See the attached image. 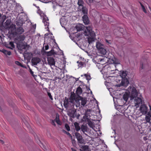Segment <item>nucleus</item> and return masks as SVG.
I'll return each instance as SVG.
<instances>
[{"mask_svg": "<svg viewBox=\"0 0 151 151\" xmlns=\"http://www.w3.org/2000/svg\"><path fill=\"white\" fill-rule=\"evenodd\" d=\"M137 95L138 92L135 87L133 86H130L126 90L123 95V99L127 101L129 98L131 100L133 101L134 106L137 108L142 102V98L137 97Z\"/></svg>", "mask_w": 151, "mask_h": 151, "instance_id": "1", "label": "nucleus"}, {"mask_svg": "<svg viewBox=\"0 0 151 151\" xmlns=\"http://www.w3.org/2000/svg\"><path fill=\"white\" fill-rule=\"evenodd\" d=\"M4 27L8 30V34L11 38L15 36L17 34H21L24 32L23 29L21 27L16 29L15 25L12 24H11V21L9 19L5 22Z\"/></svg>", "mask_w": 151, "mask_h": 151, "instance_id": "2", "label": "nucleus"}, {"mask_svg": "<svg viewBox=\"0 0 151 151\" xmlns=\"http://www.w3.org/2000/svg\"><path fill=\"white\" fill-rule=\"evenodd\" d=\"M84 34L85 36L87 37L86 38L89 44L94 41L96 39L95 33L93 31L92 28L91 26L86 27Z\"/></svg>", "mask_w": 151, "mask_h": 151, "instance_id": "3", "label": "nucleus"}, {"mask_svg": "<svg viewBox=\"0 0 151 151\" xmlns=\"http://www.w3.org/2000/svg\"><path fill=\"white\" fill-rule=\"evenodd\" d=\"M99 60L100 62H101L102 64H104L107 62L109 64H120L119 61L111 53H109V55L107 57H104L102 58H99Z\"/></svg>", "mask_w": 151, "mask_h": 151, "instance_id": "4", "label": "nucleus"}, {"mask_svg": "<svg viewBox=\"0 0 151 151\" xmlns=\"http://www.w3.org/2000/svg\"><path fill=\"white\" fill-rule=\"evenodd\" d=\"M116 81L117 84L115 86L117 87H120L122 86H127L129 84V81L127 78L119 79L116 78Z\"/></svg>", "mask_w": 151, "mask_h": 151, "instance_id": "5", "label": "nucleus"}, {"mask_svg": "<svg viewBox=\"0 0 151 151\" xmlns=\"http://www.w3.org/2000/svg\"><path fill=\"white\" fill-rule=\"evenodd\" d=\"M75 101L76 103V106L77 107H79L80 106L81 107L85 105L87 102L86 98L79 96L77 97Z\"/></svg>", "mask_w": 151, "mask_h": 151, "instance_id": "6", "label": "nucleus"}, {"mask_svg": "<svg viewBox=\"0 0 151 151\" xmlns=\"http://www.w3.org/2000/svg\"><path fill=\"white\" fill-rule=\"evenodd\" d=\"M125 106H119L118 108V111L121 113L124 114L126 116H127L125 115L129 111L128 109L127 108L125 109Z\"/></svg>", "mask_w": 151, "mask_h": 151, "instance_id": "7", "label": "nucleus"}, {"mask_svg": "<svg viewBox=\"0 0 151 151\" xmlns=\"http://www.w3.org/2000/svg\"><path fill=\"white\" fill-rule=\"evenodd\" d=\"M139 111L142 114H146L147 111V108L145 105H142L140 107Z\"/></svg>", "mask_w": 151, "mask_h": 151, "instance_id": "8", "label": "nucleus"}, {"mask_svg": "<svg viewBox=\"0 0 151 151\" xmlns=\"http://www.w3.org/2000/svg\"><path fill=\"white\" fill-rule=\"evenodd\" d=\"M119 76L117 78L119 79L127 78L126 76L128 74V72L126 71H120L119 73Z\"/></svg>", "mask_w": 151, "mask_h": 151, "instance_id": "9", "label": "nucleus"}, {"mask_svg": "<svg viewBox=\"0 0 151 151\" xmlns=\"http://www.w3.org/2000/svg\"><path fill=\"white\" fill-rule=\"evenodd\" d=\"M43 22L45 24V27L47 26V30L48 31H49V29L48 28V26L49 25V23L48 22V19L47 18L45 15L43 17Z\"/></svg>", "mask_w": 151, "mask_h": 151, "instance_id": "10", "label": "nucleus"}, {"mask_svg": "<svg viewBox=\"0 0 151 151\" xmlns=\"http://www.w3.org/2000/svg\"><path fill=\"white\" fill-rule=\"evenodd\" d=\"M41 60L40 58L37 57L33 58L31 62L34 65H36L39 63Z\"/></svg>", "mask_w": 151, "mask_h": 151, "instance_id": "11", "label": "nucleus"}, {"mask_svg": "<svg viewBox=\"0 0 151 151\" xmlns=\"http://www.w3.org/2000/svg\"><path fill=\"white\" fill-rule=\"evenodd\" d=\"M47 61L48 64L50 66L55 65V62L53 58L52 57L48 58Z\"/></svg>", "mask_w": 151, "mask_h": 151, "instance_id": "12", "label": "nucleus"}, {"mask_svg": "<svg viewBox=\"0 0 151 151\" xmlns=\"http://www.w3.org/2000/svg\"><path fill=\"white\" fill-rule=\"evenodd\" d=\"M96 46L97 48L99 50L104 47V45L99 41H97L96 42Z\"/></svg>", "mask_w": 151, "mask_h": 151, "instance_id": "13", "label": "nucleus"}, {"mask_svg": "<svg viewBox=\"0 0 151 151\" xmlns=\"http://www.w3.org/2000/svg\"><path fill=\"white\" fill-rule=\"evenodd\" d=\"M82 19L83 22L85 24H88L89 23V21L86 15H84L82 17Z\"/></svg>", "mask_w": 151, "mask_h": 151, "instance_id": "14", "label": "nucleus"}, {"mask_svg": "<svg viewBox=\"0 0 151 151\" xmlns=\"http://www.w3.org/2000/svg\"><path fill=\"white\" fill-rule=\"evenodd\" d=\"M76 137L78 141L81 142L83 141V138L81 135L79 133L76 132L75 133Z\"/></svg>", "mask_w": 151, "mask_h": 151, "instance_id": "15", "label": "nucleus"}, {"mask_svg": "<svg viewBox=\"0 0 151 151\" xmlns=\"http://www.w3.org/2000/svg\"><path fill=\"white\" fill-rule=\"evenodd\" d=\"M6 18V16L3 15L1 16V15L0 14V26L2 24Z\"/></svg>", "mask_w": 151, "mask_h": 151, "instance_id": "16", "label": "nucleus"}, {"mask_svg": "<svg viewBox=\"0 0 151 151\" xmlns=\"http://www.w3.org/2000/svg\"><path fill=\"white\" fill-rule=\"evenodd\" d=\"M83 25L81 24H77L76 26V28L78 31L82 30L83 28Z\"/></svg>", "mask_w": 151, "mask_h": 151, "instance_id": "17", "label": "nucleus"}, {"mask_svg": "<svg viewBox=\"0 0 151 151\" xmlns=\"http://www.w3.org/2000/svg\"><path fill=\"white\" fill-rule=\"evenodd\" d=\"M24 58L26 59H29L32 56V54L30 52H26L24 54Z\"/></svg>", "mask_w": 151, "mask_h": 151, "instance_id": "18", "label": "nucleus"}, {"mask_svg": "<svg viewBox=\"0 0 151 151\" xmlns=\"http://www.w3.org/2000/svg\"><path fill=\"white\" fill-rule=\"evenodd\" d=\"M145 120L146 122L150 123V121H151V115H146L145 117Z\"/></svg>", "mask_w": 151, "mask_h": 151, "instance_id": "19", "label": "nucleus"}, {"mask_svg": "<svg viewBox=\"0 0 151 151\" xmlns=\"http://www.w3.org/2000/svg\"><path fill=\"white\" fill-rule=\"evenodd\" d=\"M0 52H2L6 55H10L11 54V52L10 51H7L4 49H3L2 50H0Z\"/></svg>", "mask_w": 151, "mask_h": 151, "instance_id": "20", "label": "nucleus"}, {"mask_svg": "<svg viewBox=\"0 0 151 151\" xmlns=\"http://www.w3.org/2000/svg\"><path fill=\"white\" fill-rule=\"evenodd\" d=\"M81 147L83 150V151H91L89 148L88 146L83 145L81 146Z\"/></svg>", "mask_w": 151, "mask_h": 151, "instance_id": "21", "label": "nucleus"}, {"mask_svg": "<svg viewBox=\"0 0 151 151\" xmlns=\"http://www.w3.org/2000/svg\"><path fill=\"white\" fill-rule=\"evenodd\" d=\"M82 92V89L80 87H78L76 91V94L79 96L81 94Z\"/></svg>", "mask_w": 151, "mask_h": 151, "instance_id": "22", "label": "nucleus"}, {"mask_svg": "<svg viewBox=\"0 0 151 151\" xmlns=\"http://www.w3.org/2000/svg\"><path fill=\"white\" fill-rule=\"evenodd\" d=\"M100 53L103 55H105L106 53V51L105 49L104 48V47L101 48V49L99 50Z\"/></svg>", "mask_w": 151, "mask_h": 151, "instance_id": "23", "label": "nucleus"}, {"mask_svg": "<svg viewBox=\"0 0 151 151\" xmlns=\"http://www.w3.org/2000/svg\"><path fill=\"white\" fill-rule=\"evenodd\" d=\"M77 63H78V68H82L85 65V63L82 62L81 61L79 62L78 61Z\"/></svg>", "mask_w": 151, "mask_h": 151, "instance_id": "24", "label": "nucleus"}, {"mask_svg": "<svg viewBox=\"0 0 151 151\" xmlns=\"http://www.w3.org/2000/svg\"><path fill=\"white\" fill-rule=\"evenodd\" d=\"M74 124L76 130L77 131H79L80 129V127L79 126L78 123L75 122Z\"/></svg>", "mask_w": 151, "mask_h": 151, "instance_id": "25", "label": "nucleus"}, {"mask_svg": "<svg viewBox=\"0 0 151 151\" xmlns=\"http://www.w3.org/2000/svg\"><path fill=\"white\" fill-rule=\"evenodd\" d=\"M38 144L40 146V147L44 150H46V146L45 145H44L42 142H39Z\"/></svg>", "mask_w": 151, "mask_h": 151, "instance_id": "26", "label": "nucleus"}, {"mask_svg": "<svg viewBox=\"0 0 151 151\" xmlns=\"http://www.w3.org/2000/svg\"><path fill=\"white\" fill-rule=\"evenodd\" d=\"M81 129L83 133L87 132L88 131L87 127L84 125H82L81 126Z\"/></svg>", "mask_w": 151, "mask_h": 151, "instance_id": "27", "label": "nucleus"}, {"mask_svg": "<svg viewBox=\"0 0 151 151\" xmlns=\"http://www.w3.org/2000/svg\"><path fill=\"white\" fill-rule=\"evenodd\" d=\"M68 99H65L64 101V105L66 108L68 106Z\"/></svg>", "mask_w": 151, "mask_h": 151, "instance_id": "28", "label": "nucleus"}, {"mask_svg": "<svg viewBox=\"0 0 151 151\" xmlns=\"http://www.w3.org/2000/svg\"><path fill=\"white\" fill-rule=\"evenodd\" d=\"M15 63L17 65L20 66L24 68H26V67L22 64L19 62L18 61H15Z\"/></svg>", "mask_w": 151, "mask_h": 151, "instance_id": "29", "label": "nucleus"}, {"mask_svg": "<svg viewBox=\"0 0 151 151\" xmlns=\"http://www.w3.org/2000/svg\"><path fill=\"white\" fill-rule=\"evenodd\" d=\"M54 53V50H51V51L47 52V55L48 56H51Z\"/></svg>", "mask_w": 151, "mask_h": 151, "instance_id": "30", "label": "nucleus"}, {"mask_svg": "<svg viewBox=\"0 0 151 151\" xmlns=\"http://www.w3.org/2000/svg\"><path fill=\"white\" fill-rule=\"evenodd\" d=\"M68 115L72 118H74L75 116L74 112L73 111H72L71 112L69 111L68 113Z\"/></svg>", "mask_w": 151, "mask_h": 151, "instance_id": "31", "label": "nucleus"}, {"mask_svg": "<svg viewBox=\"0 0 151 151\" xmlns=\"http://www.w3.org/2000/svg\"><path fill=\"white\" fill-rule=\"evenodd\" d=\"M84 75L87 80H89L91 79V77L90 74L88 73L85 74Z\"/></svg>", "mask_w": 151, "mask_h": 151, "instance_id": "32", "label": "nucleus"}, {"mask_svg": "<svg viewBox=\"0 0 151 151\" xmlns=\"http://www.w3.org/2000/svg\"><path fill=\"white\" fill-rule=\"evenodd\" d=\"M108 71H107L108 73H110L111 74H114L116 72V71H117V70H116L115 71L114 70H110V68H108Z\"/></svg>", "mask_w": 151, "mask_h": 151, "instance_id": "33", "label": "nucleus"}, {"mask_svg": "<svg viewBox=\"0 0 151 151\" xmlns=\"http://www.w3.org/2000/svg\"><path fill=\"white\" fill-rule=\"evenodd\" d=\"M83 2L82 0H79L78 2V5L82 7L83 6Z\"/></svg>", "mask_w": 151, "mask_h": 151, "instance_id": "34", "label": "nucleus"}, {"mask_svg": "<svg viewBox=\"0 0 151 151\" xmlns=\"http://www.w3.org/2000/svg\"><path fill=\"white\" fill-rule=\"evenodd\" d=\"M82 8L83 13L85 14H87L88 12L87 9L85 7H84L83 6L82 7Z\"/></svg>", "mask_w": 151, "mask_h": 151, "instance_id": "35", "label": "nucleus"}, {"mask_svg": "<svg viewBox=\"0 0 151 151\" xmlns=\"http://www.w3.org/2000/svg\"><path fill=\"white\" fill-rule=\"evenodd\" d=\"M65 18H63L61 19H60V22L61 25H62V24L63 25H65V24H66V22H63L64 20H65Z\"/></svg>", "mask_w": 151, "mask_h": 151, "instance_id": "36", "label": "nucleus"}, {"mask_svg": "<svg viewBox=\"0 0 151 151\" xmlns=\"http://www.w3.org/2000/svg\"><path fill=\"white\" fill-rule=\"evenodd\" d=\"M88 124L89 126L93 128L94 124L92 121H88Z\"/></svg>", "mask_w": 151, "mask_h": 151, "instance_id": "37", "label": "nucleus"}, {"mask_svg": "<svg viewBox=\"0 0 151 151\" xmlns=\"http://www.w3.org/2000/svg\"><path fill=\"white\" fill-rule=\"evenodd\" d=\"M25 39V37L24 35H21L19 37V39L20 41H23Z\"/></svg>", "mask_w": 151, "mask_h": 151, "instance_id": "38", "label": "nucleus"}, {"mask_svg": "<svg viewBox=\"0 0 151 151\" xmlns=\"http://www.w3.org/2000/svg\"><path fill=\"white\" fill-rule=\"evenodd\" d=\"M141 4V6L142 7V9L143 11H144V12H145V13H147L145 7L142 4Z\"/></svg>", "mask_w": 151, "mask_h": 151, "instance_id": "39", "label": "nucleus"}, {"mask_svg": "<svg viewBox=\"0 0 151 151\" xmlns=\"http://www.w3.org/2000/svg\"><path fill=\"white\" fill-rule=\"evenodd\" d=\"M17 47H18L19 49L21 50H23V49H24L25 48V46H22V47H21L19 45H18Z\"/></svg>", "mask_w": 151, "mask_h": 151, "instance_id": "40", "label": "nucleus"}, {"mask_svg": "<svg viewBox=\"0 0 151 151\" xmlns=\"http://www.w3.org/2000/svg\"><path fill=\"white\" fill-rule=\"evenodd\" d=\"M9 45L12 47L11 49H13V48H14L15 46L14 44V43L12 42H10L9 43Z\"/></svg>", "mask_w": 151, "mask_h": 151, "instance_id": "41", "label": "nucleus"}, {"mask_svg": "<svg viewBox=\"0 0 151 151\" xmlns=\"http://www.w3.org/2000/svg\"><path fill=\"white\" fill-rule=\"evenodd\" d=\"M65 127L66 128V129L68 131H69L70 130V127L68 124H65Z\"/></svg>", "mask_w": 151, "mask_h": 151, "instance_id": "42", "label": "nucleus"}, {"mask_svg": "<svg viewBox=\"0 0 151 151\" xmlns=\"http://www.w3.org/2000/svg\"><path fill=\"white\" fill-rule=\"evenodd\" d=\"M52 35V34L51 33H46L45 34V37H46V36H48V37H50V36H51Z\"/></svg>", "mask_w": 151, "mask_h": 151, "instance_id": "43", "label": "nucleus"}, {"mask_svg": "<svg viewBox=\"0 0 151 151\" xmlns=\"http://www.w3.org/2000/svg\"><path fill=\"white\" fill-rule=\"evenodd\" d=\"M144 139L145 141H146L147 140L151 141V138H149L148 137V138H147V137H144Z\"/></svg>", "mask_w": 151, "mask_h": 151, "instance_id": "44", "label": "nucleus"}, {"mask_svg": "<svg viewBox=\"0 0 151 151\" xmlns=\"http://www.w3.org/2000/svg\"><path fill=\"white\" fill-rule=\"evenodd\" d=\"M47 94L48 96H49V98L51 99L52 100H53V98L51 93H50L48 92Z\"/></svg>", "mask_w": 151, "mask_h": 151, "instance_id": "45", "label": "nucleus"}, {"mask_svg": "<svg viewBox=\"0 0 151 151\" xmlns=\"http://www.w3.org/2000/svg\"><path fill=\"white\" fill-rule=\"evenodd\" d=\"M59 115L58 114V115H56V118L55 119V121L56 122L57 121H59Z\"/></svg>", "mask_w": 151, "mask_h": 151, "instance_id": "46", "label": "nucleus"}, {"mask_svg": "<svg viewBox=\"0 0 151 151\" xmlns=\"http://www.w3.org/2000/svg\"><path fill=\"white\" fill-rule=\"evenodd\" d=\"M86 117V115L83 116V121H88V118H86V119H85V118Z\"/></svg>", "mask_w": 151, "mask_h": 151, "instance_id": "47", "label": "nucleus"}, {"mask_svg": "<svg viewBox=\"0 0 151 151\" xmlns=\"http://www.w3.org/2000/svg\"><path fill=\"white\" fill-rule=\"evenodd\" d=\"M105 41L106 42L108 43V44H111V42L110 41H109L106 39L105 40Z\"/></svg>", "mask_w": 151, "mask_h": 151, "instance_id": "48", "label": "nucleus"}, {"mask_svg": "<svg viewBox=\"0 0 151 151\" xmlns=\"http://www.w3.org/2000/svg\"><path fill=\"white\" fill-rule=\"evenodd\" d=\"M56 122L59 125H60L61 124V122L60 120Z\"/></svg>", "mask_w": 151, "mask_h": 151, "instance_id": "49", "label": "nucleus"}, {"mask_svg": "<svg viewBox=\"0 0 151 151\" xmlns=\"http://www.w3.org/2000/svg\"><path fill=\"white\" fill-rule=\"evenodd\" d=\"M45 50H47L48 49L49 47L48 45H47L45 46Z\"/></svg>", "mask_w": 151, "mask_h": 151, "instance_id": "50", "label": "nucleus"}, {"mask_svg": "<svg viewBox=\"0 0 151 151\" xmlns=\"http://www.w3.org/2000/svg\"><path fill=\"white\" fill-rule=\"evenodd\" d=\"M78 142V144L79 145H81V144H85L86 143L85 142Z\"/></svg>", "mask_w": 151, "mask_h": 151, "instance_id": "51", "label": "nucleus"}, {"mask_svg": "<svg viewBox=\"0 0 151 151\" xmlns=\"http://www.w3.org/2000/svg\"><path fill=\"white\" fill-rule=\"evenodd\" d=\"M30 72L31 74L33 75V72L32 71V70L31 69L29 68Z\"/></svg>", "mask_w": 151, "mask_h": 151, "instance_id": "52", "label": "nucleus"}, {"mask_svg": "<svg viewBox=\"0 0 151 151\" xmlns=\"http://www.w3.org/2000/svg\"><path fill=\"white\" fill-rule=\"evenodd\" d=\"M37 13L39 14H40V15L41 16H42V14L41 13V11L40 10H39L37 11Z\"/></svg>", "mask_w": 151, "mask_h": 151, "instance_id": "53", "label": "nucleus"}, {"mask_svg": "<svg viewBox=\"0 0 151 151\" xmlns=\"http://www.w3.org/2000/svg\"><path fill=\"white\" fill-rule=\"evenodd\" d=\"M66 134L68 135H69V136H70V137H71V136L70 135V134L68 132H66Z\"/></svg>", "mask_w": 151, "mask_h": 151, "instance_id": "54", "label": "nucleus"}, {"mask_svg": "<svg viewBox=\"0 0 151 151\" xmlns=\"http://www.w3.org/2000/svg\"><path fill=\"white\" fill-rule=\"evenodd\" d=\"M89 2L91 4L93 2V0H89Z\"/></svg>", "mask_w": 151, "mask_h": 151, "instance_id": "55", "label": "nucleus"}, {"mask_svg": "<svg viewBox=\"0 0 151 151\" xmlns=\"http://www.w3.org/2000/svg\"><path fill=\"white\" fill-rule=\"evenodd\" d=\"M71 149L72 151H77L76 150L73 148H71Z\"/></svg>", "mask_w": 151, "mask_h": 151, "instance_id": "56", "label": "nucleus"}, {"mask_svg": "<svg viewBox=\"0 0 151 151\" xmlns=\"http://www.w3.org/2000/svg\"><path fill=\"white\" fill-rule=\"evenodd\" d=\"M52 125H54V126H55V123H54V122L53 121L52 122Z\"/></svg>", "mask_w": 151, "mask_h": 151, "instance_id": "57", "label": "nucleus"}, {"mask_svg": "<svg viewBox=\"0 0 151 151\" xmlns=\"http://www.w3.org/2000/svg\"><path fill=\"white\" fill-rule=\"evenodd\" d=\"M149 106L150 107V111L151 112V106L150 105H149Z\"/></svg>", "mask_w": 151, "mask_h": 151, "instance_id": "58", "label": "nucleus"}, {"mask_svg": "<svg viewBox=\"0 0 151 151\" xmlns=\"http://www.w3.org/2000/svg\"><path fill=\"white\" fill-rule=\"evenodd\" d=\"M88 111H90V110H87V111L86 112V114H87V113L88 112Z\"/></svg>", "mask_w": 151, "mask_h": 151, "instance_id": "59", "label": "nucleus"}, {"mask_svg": "<svg viewBox=\"0 0 151 151\" xmlns=\"http://www.w3.org/2000/svg\"><path fill=\"white\" fill-rule=\"evenodd\" d=\"M150 131H151V126L150 128Z\"/></svg>", "mask_w": 151, "mask_h": 151, "instance_id": "60", "label": "nucleus"}, {"mask_svg": "<svg viewBox=\"0 0 151 151\" xmlns=\"http://www.w3.org/2000/svg\"><path fill=\"white\" fill-rule=\"evenodd\" d=\"M127 115L128 116H129V114H127Z\"/></svg>", "mask_w": 151, "mask_h": 151, "instance_id": "61", "label": "nucleus"}, {"mask_svg": "<svg viewBox=\"0 0 151 151\" xmlns=\"http://www.w3.org/2000/svg\"><path fill=\"white\" fill-rule=\"evenodd\" d=\"M83 76V75H81V76Z\"/></svg>", "mask_w": 151, "mask_h": 151, "instance_id": "62", "label": "nucleus"}, {"mask_svg": "<svg viewBox=\"0 0 151 151\" xmlns=\"http://www.w3.org/2000/svg\"><path fill=\"white\" fill-rule=\"evenodd\" d=\"M93 144V143H92L91 144V145H92Z\"/></svg>", "mask_w": 151, "mask_h": 151, "instance_id": "63", "label": "nucleus"}, {"mask_svg": "<svg viewBox=\"0 0 151 151\" xmlns=\"http://www.w3.org/2000/svg\"><path fill=\"white\" fill-rule=\"evenodd\" d=\"M4 142H3V143H2V144H4Z\"/></svg>", "mask_w": 151, "mask_h": 151, "instance_id": "64", "label": "nucleus"}]
</instances>
